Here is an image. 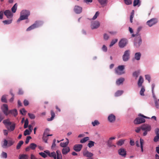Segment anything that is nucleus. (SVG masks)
<instances>
[{
	"label": "nucleus",
	"mask_w": 159,
	"mask_h": 159,
	"mask_svg": "<svg viewBox=\"0 0 159 159\" xmlns=\"http://www.w3.org/2000/svg\"><path fill=\"white\" fill-rule=\"evenodd\" d=\"M23 143L24 142L22 141H20L17 144L16 146V149H19L20 148L21 145L23 144Z\"/></svg>",
	"instance_id": "c03bdc74"
},
{
	"label": "nucleus",
	"mask_w": 159,
	"mask_h": 159,
	"mask_svg": "<svg viewBox=\"0 0 159 159\" xmlns=\"http://www.w3.org/2000/svg\"><path fill=\"white\" fill-rule=\"evenodd\" d=\"M17 7V5L16 3H15L11 8L12 12L14 13L16 12Z\"/></svg>",
	"instance_id": "f704fd0d"
},
{
	"label": "nucleus",
	"mask_w": 159,
	"mask_h": 159,
	"mask_svg": "<svg viewBox=\"0 0 159 159\" xmlns=\"http://www.w3.org/2000/svg\"><path fill=\"white\" fill-rule=\"evenodd\" d=\"M124 93V91L122 90L117 91L115 93V96L116 97L120 96L122 95Z\"/></svg>",
	"instance_id": "c756f323"
},
{
	"label": "nucleus",
	"mask_w": 159,
	"mask_h": 159,
	"mask_svg": "<svg viewBox=\"0 0 159 159\" xmlns=\"http://www.w3.org/2000/svg\"><path fill=\"white\" fill-rule=\"evenodd\" d=\"M126 40L125 39H122L120 41L119 45L120 48H123L126 46Z\"/></svg>",
	"instance_id": "2eb2a0df"
},
{
	"label": "nucleus",
	"mask_w": 159,
	"mask_h": 159,
	"mask_svg": "<svg viewBox=\"0 0 159 159\" xmlns=\"http://www.w3.org/2000/svg\"><path fill=\"white\" fill-rule=\"evenodd\" d=\"M14 142L12 140H9L8 141V147H10L14 143Z\"/></svg>",
	"instance_id": "864d4df0"
},
{
	"label": "nucleus",
	"mask_w": 159,
	"mask_h": 159,
	"mask_svg": "<svg viewBox=\"0 0 159 159\" xmlns=\"http://www.w3.org/2000/svg\"><path fill=\"white\" fill-rule=\"evenodd\" d=\"M10 93L12 96V97L10 99L9 101L10 102H12L13 101L14 99V94L12 93V91L11 90L10 91Z\"/></svg>",
	"instance_id": "bf43d9fd"
},
{
	"label": "nucleus",
	"mask_w": 159,
	"mask_h": 159,
	"mask_svg": "<svg viewBox=\"0 0 159 159\" xmlns=\"http://www.w3.org/2000/svg\"><path fill=\"white\" fill-rule=\"evenodd\" d=\"M28 115L29 117L31 119H34L35 117V116L33 114L28 113Z\"/></svg>",
	"instance_id": "5fc2aeb1"
},
{
	"label": "nucleus",
	"mask_w": 159,
	"mask_h": 159,
	"mask_svg": "<svg viewBox=\"0 0 159 159\" xmlns=\"http://www.w3.org/2000/svg\"><path fill=\"white\" fill-rule=\"evenodd\" d=\"M28 124L29 121L28 120V119H26L25 121V124L24 127V128L25 129L28 126Z\"/></svg>",
	"instance_id": "de8ad7c7"
},
{
	"label": "nucleus",
	"mask_w": 159,
	"mask_h": 159,
	"mask_svg": "<svg viewBox=\"0 0 159 159\" xmlns=\"http://www.w3.org/2000/svg\"><path fill=\"white\" fill-rule=\"evenodd\" d=\"M141 54L139 52H137L135 53L134 59L137 61L140 60L141 57Z\"/></svg>",
	"instance_id": "a211bd4d"
},
{
	"label": "nucleus",
	"mask_w": 159,
	"mask_h": 159,
	"mask_svg": "<svg viewBox=\"0 0 159 159\" xmlns=\"http://www.w3.org/2000/svg\"><path fill=\"white\" fill-rule=\"evenodd\" d=\"M158 22L157 20L155 18H153L148 20L146 22V24L149 27H151L155 25Z\"/></svg>",
	"instance_id": "1a4fd4ad"
},
{
	"label": "nucleus",
	"mask_w": 159,
	"mask_h": 159,
	"mask_svg": "<svg viewBox=\"0 0 159 159\" xmlns=\"http://www.w3.org/2000/svg\"><path fill=\"white\" fill-rule=\"evenodd\" d=\"M108 119L110 122L114 121L116 120L115 116L113 114H111L108 116Z\"/></svg>",
	"instance_id": "aec40b11"
},
{
	"label": "nucleus",
	"mask_w": 159,
	"mask_h": 159,
	"mask_svg": "<svg viewBox=\"0 0 159 159\" xmlns=\"http://www.w3.org/2000/svg\"><path fill=\"white\" fill-rule=\"evenodd\" d=\"M140 74V71L139 70L135 71L133 73V76L135 77V79H137Z\"/></svg>",
	"instance_id": "c85d7f7f"
},
{
	"label": "nucleus",
	"mask_w": 159,
	"mask_h": 159,
	"mask_svg": "<svg viewBox=\"0 0 159 159\" xmlns=\"http://www.w3.org/2000/svg\"><path fill=\"white\" fill-rule=\"evenodd\" d=\"M51 117L50 118H48L47 119V120L48 121H51L54 118L55 116V114L53 110H52L51 111Z\"/></svg>",
	"instance_id": "2f4dec72"
},
{
	"label": "nucleus",
	"mask_w": 159,
	"mask_h": 159,
	"mask_svg": "<svg viewBox=\"0 0 159 159\" xmlns=\"http://www.w3.org/2000/svg\"><path fill=\"white\" fill-rule=\"evenodd\" d=\"M125 66L120 65L118 66L117 68L115 70V73L118 75H121L125 73L124 70Z\"/></svg>",
	"instance_id": "0eeeda50"
},
{
	"label": "nucleus",
	"mask_w": 159,
	"mask_h": 159,
	"mask_svg": "<svg viewBox=\"0 0 159 159\" xmlns=\"http://www.w3.org/2000/svg\"><path fill=\"white\" fill-rule=\"evenodd\" d=\"M30 149L32 150H34L37 147V145L36 144L34 143H31L30 145Z\"/></svg>",
	"instance_id": "79ce46f5"
},
{
	"label": "nucleus",
	"mask_w": 159,
	"mask_h": 159,
	"mask_svg": "<svg viewBox=\"0 0 159 159\" xmlns=\"http://www.w3.org/2000/svg\"><path fill=\"white\" fill-rule=\"evenodd\" d=\"M118 41L117 39H115L112 40L111 42V43L109 45L110 47L112 46L114 44H115Z\"/></svg>",
	"instance_id": "4c0bfd02"
},
{
	"label": "nucleus",
	"mask_w": 159,
	"mask_h": 159,
	"mask_svg": "<svg viewBox=\"0 0 159 159\" xmlns=\"http://www.w3.org/2000/svg\"><path fill=\"white\" fill-rule=\"evenodd\" d=\"M66 139L67 140L66 142L65 143H60V145L61 147L64 148L67 147V146L68 145L69 143V140L67 138H66Z\"/></svg>",
	"instance_id": "bb28decb"
},
{
	"label": "nucleus",
	"mask_w": 159,
	"mask_h": 159,
	"mask_svg": "<svg viewBox=\"0 0 159 159\" xmlns=\"http://www.w3.org/2000/svg\"><path fill=\"white\" fill-rule=\"evenodd\" d=\"M82 145L81 144H76L73 147L74 150L76 152H80L82 147Z\"/></svg>",
	"instance_id": "f3484780"
},
{
	"label": "nucleus",
	"mask_w": 159,
	"mask_h": 159,
	"mask_svg": "<svg viewBox=\"0 0 159 159\" xmlns=\"http://www.w3.org/2000/svg\"><path fill=\"white\" fill-rule=\"evenodd\" d=\"M89 139V138L88 137H85L83 139H81L80 140V143H84L86 142Z\"/></svg>",
	"instance_id": "c9c22d12"
},
{
	"label": "nucleus",
	"mask_w": 159,
	"mask_h": 159,
	"mask_svg": "<svg viewBox=\"0 0 159 159\" xmlns=\"http://www.w3.org/2000/svg\"><path fill=\"white\" fill-rule=\"evenodd\" d=\"M11 20H3L2 22L5 25H8L12 22Z\"/></svg>",
	"instance_id": "a18cd8bd"
},
{
	"label": "nucleus",
	"mask_w": 159,
	"mask_h": 159,
	"mask_svg": "<svg viewBox=\"0 0 159 159\" xmlns=\"http://www.w3.org/2000/svg\"><path fill=\"white\" fill-rule=\"evenodd\" d=\"M141 87V89L140 91V94L141 95L143 96L144 95V93L145 91V89L144 87L142 86Z\"/></svg>",
	"instance_id": "37998d69"
},
{
	"label": "nucleus",
	"mask_w": 159,
	"mask_h": 159,
	"mask_svg": "<svg viewBox=\"0 0 159 159\" xmlns=\"http://www.w3.org/2000/svg\"><path fill=\"white\" fill-rule=\"evenodd\" d=\"M124 142L125 140L123 139H120L118 141L116 144L118 146H121L124 143Z\"/></svg>",
	"instance_id": "ea45409f"
},
{
	"label": "nucleus",
	"mask_w": 159,
	"mask_h": 159,
	"mask_svg": "<svg viewBox=\"0 0 159 159\" xmlns=\"http://www.w3.org/2000/svg\"><path fill=\"white\" fill-rule=\"evenodd\" d=\"M138 117L135 119L134 123L135 124L138 125L145 122V118L148 119L149 118L140 113L138 115Z\"/></svg>",
	"instance_id": "f257e3e1"
},
{
	"label": "nucleus",
	"mask_w": 159,
	"mask_h": 159,
	"mask_svg": "<svg viewBox=\"0 0 159 159\" xmlns=\"http://www.w3.org/2000/svg\"><path fill=\"white\" fill-rule=\"evenodd\" d=\"M43 24V22L42 21H36L34 23L28 28L27 29L26 31H30L35 28H38L42 25Z\"/></svg>",
	"instance_id": "423d86ee"
},
{
	"label": "nucleus",
	"mask_w": 159,
	"mask_h": 159,
	"mask_svg": "<svg viewBox=\"0 0 159 159\" xmlns=\"http://www.w3.org/2000/svg\"><path fill=\"white\" fill-rule=\"evenodd\" d=\"M7 96L8 95H3L1 99V101L3 102L7 103Z\"/></svg>",
	"instance_id": "473e14b6"
},
{
	"label": "nucleus",
	"mask_w": 159,
	"mask_h": 159,
	"mask_svg": "<svg viewBox=\"0 0 159 159\" xmlns=\"http://www.w3.org/2000/svg\"><path fill=\"white\" fill-rule=\"evenodd\" d=\"M28 17H27V16H25L24 15L20 14V16L17 20V22H19L21 20H26L28 19Z\"/></svg>",
	"instance_id": "cd10ccee"
},
{
	"label": "nucleus",
	"mask_w": 159,
	"mask_h": 159,
	"mask_svg": "<svg viewBox=\"0 0 159 159\" xmlns=\"http://www.w3.org/2000/svg\"><path fill=\"white\" fill-rule=\"evenodd\" d=\"M99 13H99V12L98 11H97L96 12V13H95V14L94 15L92 19L93 20H95L97 18L98 16H99Z\"/></svg>",
	"instance_id": "49530a36"
},
{
	"label": "nucleus",
	"mask_w": 159,
	"mask_h": 159,
	"mask_svg": "<svg viewBox=\"0 0 159 159\" xmlns=\"http://www.w3.org/2000/svg\"><path fill=\"white\" fill-rule=\"evenodd\" d=\"M26 112V111L24 108H22L20 110V112L21 114L23 115H25V114L24 113H25Z\"/></svg>",
	"instance_id": "0e129e2a"
},
{
	"label": "nucleus",
	"mask_w": 159,
	"mask_h": 159,
	"mask_svg": "<svg viewBox=\"0 0 159 159\" xmlns=\"http://www.w3.org/2000/svg\"><path fill=\"white\" fill-rule=\"evenodd\" d=\"M132 37H136L134 41V44L135 48H139L142 43V40L141 36L138 33L135 34H132Z\"/></svg>",
	"instance_id": "f03ea898"
},
{
	"label": "nucleus",
	"mask_w": 159,
	"mask_h": 159,
	"mask_svg": "<svg viewBox=\"0 0 159 159\" xmlns=\"http://www.w3.org/2000/svg\"><path fill=\"white\" fill-rule=\"evenodd\" d=\"M115 137H111L110 138L107 142V145L108 147H116V146L113 144L112 142V140L115 139Z\"/></svg>",
	"instance_id": "ddd939ff"
},
{
	"label": "nucleus",
	"mask_w": 159,
	"mask_h": 159,
	"mask_svg": "<svg viewBox=\"0 0 159 159\" xmlns=\"http://www.w3.org/2000/svg\"><path fill=\"white\" fill-rule=\"evenodd\" d=\"M95 143L92 141H89L87 145L88 147L89 148H91L94 146Z\"/></svg>",
	"instance_id": "e433bc0d"
},
{
	"label": "nucleus",
	"mask_w": 159,
	"mask_h": 159,
	"mask_svg": "<svg viewBox=\"0 0 159 159\" xmlns=\"http://www.w3.org/2000/svg\"><path fill=\"white\" fill-rule=\"evenodd\" d=\"M100 124L99 122L97 120H95L94 121L92 122V124L93 126H95L98 125Z\"/></svg>",
	"instance_id": "58836bf2"
},
{
	"label": "nucleus",
	"mask_w": 159,
	"mask_h": 159,
	"mask_svg": "<svg viewBox=\"0 0 159 159\" xmlns=\"http://www.w3.org/2000/svg\"><path fill=\"white\" fill-rule=\"evenodd\" d=\"M20 14L25 16H27L28 17L30 15V12L28 10H24L22 11Z\"/></svg>",
	"instance_id": "393cba45"
},
{
	"label": "nucleus",
	"mask_w": 159,
	"mask_h": 159,
	"mask_svg": "<svg viewBox=\"0 0 159 159\" xmlns=\"http://www.w3.org/2000/svg\"><path fill=\"white\" fill-rule=\"evenodd\" d=\"M155 105L157 108H158L159 107V104L158 102L157 101V99L155 100L154 101Z\"/></svg>",
	"instance_id": "338daca9"
},
{
	"label": "nucleus",
	"mask_w": 159,
	"mask_h": 159,
	"mask_svg": "<svg viewBox=\"0 0 159 159\" xmlns=\"http://www.w3.org/2000/svg\"><path fill=\"white\" fill-rule=\"evenodd\" d=\"M1 157L2 158H6L7 157V153L3 152L1 153Z\"/></svg>",
	"instance_id": "603ef678"
},
{
	"label": "nucleus",
	"mask_w": 159,
	"mask_h": 159,
	"mask_svg": "<svg viewBox=\"0 0 159 159\" xmlns=\"http://www.w3.org/2000/svg\"><path fill=\"white\" fill-rule=\"evenodd\" d=\"M98 1L102 7L106 6L108 2V0H98Z\"/></svg>",
	"instance_id": "4be33fe9"
},
{
	"label": "nucleus",
	"mask_w": 159,
	"mask_h": 159,
	"mask_svg": "<svg viewBox=\"0 0 159 159\" xmlns=\"http://www.w3.org/2000/svg\"><path fill=\"white\" fill-rule=\"evenodd\" d=\"M31 139V137L30 136H28L27 137L26 140L25 141V143L27 144L29 142L30 139Z\"/></svg>",
	"instance_id": "69168bd1"
},
{
	"label": "nucleus",
	"mask_w": 159,
	"mask_h": 159,
	"mask_svg": "<svg viewBox=\"0 0 159 159\" xmlns=\"http://www.w3.org/2000/svg\"><path fill=\"white\" fill-rule=\"evenodd\" d=\"M82 10V8L79 6L76 5L75 6L74 8V11L75 12L76 14L80 13Z\"/></svg>",
	"instance_id": "dca6fc26"
},
{
	"label": "nucleus",
	"mask_w": 159,
	"mask_h": 159,
	"mask_svg": "<svg viewBox=\"0 0 159 159\" xmlns=\"http://www.w3.org/2000/svg\"><path fill=\"white\" fill-rule=\"evenodd\" d=\"M4 15L8 19L11 18L13 16V14L10 10H7L4 12Z\"/></svg>",
	"instance_id": "f8f14e48"
},
{
	"label": "nucleus",
	"mask_w": 159,
	"mask_h": 159,
	"mask_svg": "<svg viewBox=\"0 0 159 159\" xmlns=\"http://www.w3.org/2000/svg\"><path fill=\"white\" fill-rule=\"evenodd\" d=\"M70 151V148L69 147H67L63 148L62 150V153L63 155H66Z\"/></svg>",
	"instance_id": "5701e85b"
},
{
	"label": "nucleus",
	"mask_w": 159,
	"mask_h": 159,
	"mask_svg": "<svg viewBox=\"0 0 159 159\" xmlns=\"http://www.w3.org/2000/svg\"><path fill=\"white\" fill-rule=\"evenodd\" d=\"M141 5V2L140 0H134L133 2V6L135 7L138 6H140Z\"/></svg>",
	"instance_id": "7c9ffc66"
},
{
	"label": "nucleus",
	"mask_w": 159,
	"mask_h": 159,
	"mask_svg": "<svg viewBox=\"0 0 159 159\" xmlns=\"http://www.w3.org/2000/svg\"><path fill=\"white\" fill-rule=\"evenodd\" d=\"M3 122L9 131H13L15 129V124L14 123L12 124L9 119L4 120Z\"/></svg>",
	"instance_id": "7ed1b4c3"
},
{
	"label": "nucleus",
	"mask_w": 159,
	"mask_h": 159,
	"mask_svg": "<svg viewBox=\"0 0 159 159\" xmlns=\"http://www.w3.org/2000/svg\"><path fill=\"white\" fill-rule=\"evenodd\" d=\"M155 132L156 135H159V129L157 128L155 130Z\"/></svg>",
	"instance_id": "774afa93"
},
{
	"label": "nucleus",
	"mask_w": 159,
	"mask_h": 159,
	"mask_svg": "<svg viewBox=\"0 0 159 159\" xmlns=\"http://www.w3.org/2000/svg\"><path fill=\"white\" fill-rule=\"evenodd\" d=\"M2 146L4 148H5L7 147H8V141L6 139H4L3 143L2 145Z\"/></svg>",
	"instance_id": "72a5a7b5"
},
{
	"label": "nucleus",
	"mask_w": 159,
	"mask_h": 159,
	"mask_svg": "<svg viewBox=\"0 0 159 159\" xmlns=\"http://www.w3.org/2000/svg\"><path fill=\"white\" fill-rule=\"evenodd\" d=\"M11 114L13 115L14 116H16L17 115L18 113L17 110L15 109L13 110H10L8 111V114Z\"/></svg>",
	"instance_id": "a878e982"
},
{
	"label": "nucleus",
	"mask_w": 159,
	"mask_h": 159,
	"mask_svg": "<svg viewBox=\"0 0 159 159\" xmlns=\"http://www.w3.org/2000/svg\"><path fill=\"white\" fill-rule=\"evenodd\" d=\"M43 141L46 143H47V141L48 140V136L46 135H43L42 138Z\"/></svg>",
	"instance_id": "6e6d98bb"
},
{
	"label": "nucleus",
	"mask_w": 159,
	"mask_h": 159,
	"mask_svg": "<svg viewBox=\"0 0 159 159\" xmlns=\"http://www.w3.org/2000/svg\"><path fill=\"white\" fill-rule=\"evenodd\" d=\"M49 156L53 157L54 159H62V155L59 150H57L56 153L54 152H51Z\"/></svg>",
	"instance_id": "39448f33"
},
{
	"label": "nucleus",
	"mask_w": 159,
	"mask_h": 159,
	"mask_svg": "<svg viewBox=\"0 0 159 159\" xmlns=\"http://www.w3.org/2000/svg\"><path fill=\"white\" fill-rule=\"evenodd\" d=\"M39 154L44 158H46L47 157V155L44 152H40L39 153Z\"/></svg>",
	"instance_id": "680f3d73"
},
{
	"label": "nucleus",
	"mask_w": 159,
	"mask_h": 159,
	"mask_svg": "<svg viewBox=\"0 0 159 159\" xmlns=\"http://www.w3.org/2000/svg\"><path fill=\"white\" fill-rule=\"evenodd\" d=\"M130 53V52L129 50H126L125 51L122 56V59L124 61H127L129 60Z\"/></svg>",
	"instance_id": "6e6552de"
},
{
	"label": "nucleus",
	"mask_w": 159,
	"mask_h": 159,
	"mask_svg": "<svg viewBox=\"0 0 159 159\" xmlns=\"http://www.w3.org/2000/svg\"><path fill=\"white\" fill-rule=\"evenodd\" d=\"M125 80V79L123 78H120L117 80L116 82V84L119 85L122 84Z\"/></svg>",
	"instance_id": "b1692460"
},
{
	"label": "nucleus",
	"mask_w": 159,
	"mask_h": 159,
	"mask_svg": "<svg viewBox=\"0 0 159 159\" xmlns=\"http://www.w3.org/2000/svg\"><path fill=\"white\" fill-rule=\"evenodd\" d=\"M56 140L55 139H54L53 141L52 144L51 146V148L53 149L56 146Z\"/></svg>",
	"instance_id": "4d7b16f0"
},
{
	"label": "nucleus",
	"mask_w": 159,
	"mask_h": 159,
	"mask_svg": "<svg viewBox=\"0 0 159 159\" xmlns=\"http://www.w3.org/2000/svg\"><path fill=\"white\" fill-rule=\"evenodd\" d=\"M141 128L142 131H144L143 133V136H145L147 134L148 132L151 131L152 127L150 125L145 124L141 126Z\"/></svg>",
	"instance_id": "20e7f679"
},
{
	"label": "nucleus",
	"mask_w": 159,
	"mask_h": 159,
	"mask_svg": "<svg viewBox=\"0 0 159 159\" xmlns=\"http://www.w3.org/2000/svg\"><path fill=\"white\" fill-rule=\"evenodd\" d=\"M100 25V23L98 21H93L91 23V28L92 29H96Z\"/></svg>",
	"instance_id": "9b49d317"
},
{
	"label": "nucleus",
	"mask_w": 159,
	"mask_h": 159,
	"mask_svg": "<svg viewBox=\"0 0 159 159\" xmlns=\"http://www.w3.org/2000/svg\"><path fill=\"white\" fill-rule=\"evenodd\" d=\"M30 131H29L28 129H26L25 130V131L24 132V135L25 136H26L27 135H30Z\"/></svg>",
	"instance_id": "13d9d810"
},
{
	"label": "nucleus",
	"mask_w": 159,
	"mask_h": 159,
	"mask_svg": "<svg viewBox=\"0 0 159 159\" xmlns=\"http://www.w3.org/2000/svg\"><path fill=\"white\" fill-rule=\"evenodd\" d=\"M28 157L27 155L22 154L20 156L19 159H28Z\"/></svg>",
	"instance_id": "a19ab883"
},
{
	"label": "nucleus",
	"mask_w": 159,
	"mask_h": 159,
	"mask_svg": "<svg viewBox=\"0 0 159 159\" xmlns=\"http://www.w3.org/2000/svg\"><path fill=\"white\" fill-rule=\"evenodd\" d=\"M1 109L4 114L7 116L8 115V106L6 104H3L1 107Z\"/></svg>",
	"instance_id": "9d476101"
},
{
	"label": "nucleus",
	"mask_w": 159,
	"mask_h": 159,
	"mask_svg": "<svg viewBox=\"0 0 159 159\" xmlns=\"http://www.w3.org/2000/svg\"><path fill=\"white\" fill-rule=\"evenodd\" d=\"M159 139V135H156L154 138L153 140L155 142H157Z\"/></svg>",
	"instance_id": "e2e57ef3"
},
{
	"label": "nucleus",
	"mask_w": 159,
	"mask_h": 159,
	"mask_svg": "<svg viewBox=\"0 0 159 159\" xmlns=\"http://www.w3.org/2000/svg\"><path fill=\"white\" fill-rule=\"evenodd\" d=\"M102 50L104 52H107V47L105 45H103L102 48Z\"/></svg>",
	"instance_id": "052dcab7"
},
{
	"label": "nucleus",
	"mask_w": 159,
	"mask_h": 159,
	"mask_svg": "<svg viewBox=\"0 0 159 159\" xmlns=\"http://www.w3.org/2000/svg\"><path fill=\"white\" fill-rule=\"evenodd\" d=\"M125 3L127 5L131 4L132 3V0H124Z\"/></svg>",
	"instance_id": "09e8293b"
},
{
	"label": "nucleus",
	"mask_w": 159,
	"mask_h": 159,
	"mask_svg": "<svg viewBox=\"0 0 159 159\" xmlns=\"http://www.w3.org/2000/svg\"><path fill=\"white\" fill-rule=\"evenodd\" d=\"M103 38L104 40H107L109 38V35L107 34H103Z\"/></svg>",
	"instance_id": "3c124183"
},
{
	"label": "nucleus",
	"mask_w": 159,
	"mask_h": 159,
	"mask_svg": "<svg viewBox=\"0 0 159 159\" xmlns=\"http://www.w3.org/2000/svg\"><path fill=\"white\" fill-rule=\"evenodd\" d=\"M144 81V80L142 76H140L138 82V85L139 87H142V84Z\"/></svg>",
	"instance_id": "412c9836"
},
{
	"label": "nucleus",
	"mask_w": 159,
	"mask_h": 159,
	"mask_svg": "<svg viewBox=\"0 0 159 159\" xmlns=\"http://www.w3.org/2000/svg\"><path fill=\"white\" fill-rule=\"evenodd\" d=\"M145 79L147 80L149 83L150 82L151 76L149 75H145Z\"/></svg>",
	"instance_id": "8fccbe9b"
},
{
	"label": "nucleus",
	"mask_w": 159,
	"mask_h": 159,
	"mask_svg": "<svg viewBox=\"0 0 159 159\" xmlns=\"http://www.w3.org/2000/svg\"><path fill=\"white\" fill-rule=\"evenodd\" d=\"M118 152L119 155L123 157H125L126 155V151L124 148H120L118 150Z\"/></svg>",
	"instance_id": "4468645a"
},
{
	"label": "nucleus",
	"mask_w": 159,
	"mask_h": 159,
	"mask_svg": "<svg viewBox=\"0 0 159 159\" xmlns=\"http://www.w3.org/2000/svg\"><path fill=\"white\" fill-rule=\"evenodd\" d=\"M83 154L84 156L86 157L89 158L92 157L93 156V154L88 151H86L83 152Z\"/></svg>",
	"instance_id": "6ab92c4d"
}]
</instances>
